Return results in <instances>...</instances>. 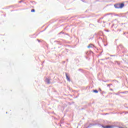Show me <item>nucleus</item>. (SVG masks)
<instances>
[{"label":"nucleus","instance_id":"nucleus-1","mask_svg":"<svg viewBox=\"0 0 128 128\" xmlns=\"http://www.w3.org/2000/svg\"><path fill=\"white\" fill-rule=\"evenodd\" d=\"M114 6L116 8H122L124 6V3L118 4H114Z\"/></svg>","mask_w":128,"mask_h":128},{"label":"nucleus","instance_id":"nucleus-2","mask_svg":"<svg viewBox=\"0 0 128 128\" xmlns=\"http://www.w3.org/2000/svg\"><path fill=\"white\" fill-rule=\"evenodd\" d=\"M66 78L68 82H70V76H68V74L66 73Z\"/></svg>","mask_w":128,"mask_h":128},{"label":"nucleus","instance_id":"nucleus-3","mask_svg":"<svg viewBox=\"0 0 128 128\" xmlns=\"http://www.w3.org/2000/svg\"><path fill=\"white\" fill-rule=\"evenodd\" d=\"M94 48V44H90L88 46V48Z\"/></svg>","mask_w":128,"mask_h":128},{"label":"nucleus","instance_id":"nucleus-4","mask_svg":"<svg viewBox=\"0 0 128 128\" xmlns=\"http://www.w3.org/2000/svg\"><path fill=\"white\" fill-rule=\"evenodd\" d=\"M46 82L48 84H50V80L49 78H46Z\"/></svg>","mask_w":128,"mask_h":128},{"label":"nucleus","instance_id":"nucleus-5","mask_svg":"<svg viewBox=\"0 0 128 128\" xmlns=\"http://www.w3.org/2000/svg\"><path fill=\"white\" fill-rule=\"evenodd\" d=\"M104 128H112V126H102Z\"/></svg>","mask_w":128,"mask_h":128},{"label":"nucleus","instance_id":"nucleus-6","mask_svg":"<svg viewBox=\"0 0 128 128\" xmlns=\"http://www.w3.org/2000/svg\"><path fill=\"white\" fill-rule=\"evenodd\" d=\"M94 92H96V94H98V90H93Z\"/></svg>","mask_w":128,"mask_h":128},{"label":"nucleus","instance_id":"nucleus-7","mask_svg":"<svg viewBox=\"0 0 128 128\" xmlns=\"http://www.w3.org/2000/svg\"><path fill=\"white\" fill-rule=\"evenodd\" d=\"M35 10L34 9H32L31 10V12H34Z\"/></svg>","mask_w":128,"mask_h":128}]
</instances>
